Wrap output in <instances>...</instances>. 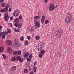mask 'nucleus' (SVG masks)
Segmentation results:
<instances>
[{"label":"nucleus","mask_w":74,"mask_h":74,"mask_svg":"<svg viewBox=\"0 0 74 74\" xmlns=\"http://www.w3.org/2000/svg\"><path fill=\"white\" fill-rule=\"evenodd\" d=\"M66 17L65 19V21L66 23H70L71 22L73 14L71 12H69L66 15Z\"/></svg>","instance_id":"f257e3e1"},{"label":"nucleus","mask_w":74,"mask_h":74,"mask_svg":"<svg viewBox=\"0 0 74 74\" xmlns=\"http://www.w3.org/2000/svg\"><path fill=\"white\" fill-rule=\"evenodd\" d=\"M19 10L18 9H16L12 13V15L15 17H17L19 15Z\"/></svg>","instance_id":"f03ea898"},{"label":"nucleus","mask_w":74,"mask_h":74,"mask_svg":"<svg viewBox=\"0 0 74 74\" xmlns=\"http://www.w3.org/2000/svg\"><path fill=\"white\" fill-rule=\"evenodd\" d=\"M63 30L61 29V28H60L59 30L57 31V32H56V34H58V36H59L58 37L59 38L61 37V34H63Z\"/></svg>","instance_id":"7ed1b4c3"},{"label":"nucleus","mask_w":74,"mask_h":74,"mask_svg":"<svg viewBox=\"0 0 74 74\" xmlns=\"http://www.w3.org/2000/svg\"><path fill=\"white\" fill-rule=\"evenodd\" d=\"M49 9L50 11H52L54 10H55V5L52 3L50 4L49 5Z\"/></svg>","instance_id":"20e7f679"},{"label":"nucleus","mask_w":74,"mask_h":74,"mask_svg":"<svg viewBox=\"0 0 74 74\" xmlns=\"http://www.w3.org/2000/svg\"><path fill=\"white\" fill-rule=\"evenodd\" d=\"M14 45L15 46L18 47H19L21 45V44L19 43L18 42L17 40H15L14 41Z\"/></svg>","instance_id":"39448f33"},{"label":"nucleus","mask_w":74,"mask_h":74,"mask_svg":"<svg viewBox=\"0 0 74 74\" xmlns=\"http://www.w3.org/2000/svg\"><path fill=\"white\" fill-rule=\"evenodd\" d=\"M4 16H5L4 18V20L6 21H8L9 19V16H8V13H5L4 14Z\"/></svg>","instance_id":"423d86ee"},{"label":"nucleus","mask_w":74,"mask_h":74,"mask_svg":"<svg viewBox=\"0 0 74 74\" xmlns=\"http://www.w3.org/2000/svg\"><path fill=\"white\" fill-rule=\"evenodd\" d=\"M35 29H38V28H39V27H40L41 26V25H40V23H39V22H37L36 24H35Z\"/></svg>","instance_id":"0eeeda50"},{"label":"nucleus","mask_w":74,"mask_h":74,"mask_svg":"<svg viewBox=\"0 0 74 74\" xmlns=\"http://www.w3.org/2000/svg\"><path fill=\"white\" fill-rule=\"evenodd\" d=\"M16 66H13L11 68V71L12 73H14V72L16 70Z\"/></svg>","instance_id":"6e6552de"},{"label":"nucleus","mask_w":74,"mask_h":74,"mask_svg":"<svg viewBox=\"0 0 74 74\" xmlns=\"http://www.w3.org/2000/svg\"><path fill=\"white\" fill-rule=\"evenodd\" d=\"M5 42L7 43L8 45H12V41L10 40H7L5 41Z\"/></svg>","instance_id":"1a4fd4ad"},{"label":"nucleus","mask_w":74,"mask_h":74,"mask_svg":"<svg viewBox=\"0 0 74 74\" xmlns=\"http://www.w3.org/2000/svg\"><path fill=\"white\" fill-rule=\"evenodd\" d=\"M4 47L1 46L0 47V53H2V52H3V51H4Z\"/></svg>","instance_id":"9d476101"},{"label":"nucleus","mask_w":74,"mask_h":74,"mask_svg":"<svg viewBox=\"0 0 74 74\" xmlns=\"http://www.w3.org/2000/svg\"><path fill=\"white\" fill-rule=\"evenodd\" d=\"M34 27L33 26H31V28L30 29V33H32L33 32V31H34Z\"/></svg>","instance_id":"9b49d317"},{"label":"nucleus","mask_w":74,"mask_h":74,"mask_svg":"<svg viewBox=\"0 0 74 74\" xmlns=\"http://www.w3.org/2000/svg\"><path fill=\"white\" fill-rule=\"evenodd\" d=\"M8 50L10 54H11V53H12L13 51H12V49H11V48H9V49H8Z\"/></svg>","instance_id":"f8f14e48"},{"label":"nucleus","mask_w":74,"mask_h":74,"mask_svg":"<svg viewBox=\"0 0 74 74\" xmlns=\"http://www.w3.org/2000/svg\"><path fill=\"white\" fill-rule=\"evenodd\" d=\"M45 20V16H43L41 19V21L42 23H44V20Z\"/></svg>","instance_id":"ddd939ff"},{"label":"nucleus","mask_w":74,"mask_h":74,"mask_svg":"<svg viewBox=\"0 0 74 74\" xmlns=\"http://www.w3.org/2000/svg\"><path fill=\"white\" fill-rule=\"evenodd\" d=\"M13 30L15 32H16V33H18L19 32V29H16V28H14Z\"/></svg>","instance_id":"4468645a"},{"label":"nucleus","mask_w":74,"mask_h":74,"mask_svg":"<svg viewBox=\"0 0 74 74\" xmlns=\"http://www.w3.org/2000/svg\"><path fill=\"white\" fill-rule=\"evenodd\" d=\"M14 22H16V23H18L19 22V18H16L14 20Z\"/></svg>","instance_id":"2eb2a0df"},{"label":"nucleus","mask_w":74,"mask_h":74,"mask_svg":"<svg viewBox=\"0 0 74 74\" xmlns=\"http://www.w3.org/2000/svg\"><path fill=\"white\" fill-rule=\"evenodd\" d=\"M28 55L29 53H26L24 56V58H28Z\"/></svg>","instance_id":"dca6fc26"},{"label":"nucleus","mask_w":74,"mask_h":74,"mask_svg":"<svg viewBox=\"0 0 74 74\" xmlns=\"http://www.w3.org/2000/svg\"><path fill=\"white\" fill-rule=\"evenodd\" d=\"M40 53L43 55V54H44V53H45V51L44 50H42L40 51Z\"/></svg>","instance_id":"f3484780"},{"label":"nucleus","mask_w":74,"mask_h":74,"mask_svg":"<svg viewBox=\"0 0 74 74\" xmlns=\"http://www.w3.org/2000/svg\"><path fill=\"white\" fill-rule=\"evenodd\" d=\"M1 6L2 7H5V4L4 3H2L1 4Z\"/></svg>","instance_id":"a211bd4d"},{"label":"nucleus","mask_w":74,"mask_h":74,"mask_svg":"<svg viewBox=\"0 0 74 74\" xmlns=\"http://www.w3.org/2000/svg\"><path fill=\"white\" fill-rule=\"evenodd\" d=\"M5 10V13H6L8 11V8L7 7H5V8H4Z\"/></svg>","instance_id":"6ab92c4d"},{"label":"nucleus","mask_w":74,"mask_h":74,"mask_svg":"<svg viewBox=\"0 0 74 74\" xmlns=\"http://www.w3.org/2000/svg\"><path fill=\"white\" fill-rule=\"evenodd\" d=\"M33 70L34 73H36L37 72V67H34Z\"/></svg>","instance_id":"aec40b11"},{"label":"nucleus","mask_w":74,"mask_h":74,"mask_svg":"<svg viewBox=\"0 0 74 74\" xmlns=\"http://www.w3.org/2000/svg\"><path fill=\"white\" fill-rule=\"evenodd\" d=\"M21 57L20 56H18L16 58V60H21Z\"/></svg>","instance_id":"412c9836"},{"label":"nucleus","mask_w":74,"mask_h":74,"mask_svg":"<svg viewBox=\"0 0 74 74\" xmlns=\"http://www.w3.org/2000/svg\"><path fill=\"white\" fill-rule=\"evenodd\" d=\"M40 18V17L39 16H35L34 18V19H39Z\"/></svg>","instance_id":"4be33fe9"},{"label":"nucleus","mask_w":74,"mask_h":74,"mask_svg":"<svg viewBox=\"0 0 74 74\" xmlns=\"http://www.w3.org/2000/svg\"><path fill=\"white\" fill-rule=\"evenodd\" d=\"M15 60H16V58H15V57H13L11 59V60L12 62H14V61H15Z\"/></svg>","instance_id":"5701e85b"},{"label":"nucleus","mask_w":74,"mask_h":74,"mask_svg":"<svg viewBox=\"0 0 74 74\" xmlns=\"http://www.w3.org/2000/svg\"><path fill=\"white\" fill-rule=\"evenodd\" d=\"M0 12L2 13L5 12V10L4 9H2L0 10Z\"/></svg>","instance_id":"b1692460"},{"label":"nucleus","mask_w":74,"mask_h":74,"mask_svg":"<svg viewBox=\"0 0 74 74\" xmlns=\"http://www.w3.org/2000/svg\"><path fill=\"white\" fill-rule=\"evenodd\" d=\"M14 26L15 27H18L19 26V24H18V23H16L14 24Z\"/></svg>","instance_id":"393cba45"},{"label":"nucleus","mask_w":74,"mask_h":74,"mask_svg":"<svg viewBox=\"0 0 74 74\" xmlns=\"http://www.w3.org/2000/svg\"><path fill=\"white\" fill-rule=\"evenodd\" d=\"M17 54V51H14L13 52V55H16Z\"/></svg>","instance_id":"a878e982"},{"label":"nucleus","mask_w":74,"mask_h":74,"mask_svg":"<svg viewBox=\"0 0 74 74\" xmlns=\"http://www.w3.org/2000/svg\"><path fill=\"white\" fill-rule=\"evenodd\" d=\"M8 26H10L11 27H12V23H8Z\"/></svg>","instance_id":"bb28decb"},{"label":"nucleus","mask_w":74,"mask_h":74,"mask_svg":"<svg viewBox=\"0 0 74 74\" xmlns=\"http://www.w3.org/2000/svg\"><path fill=\"white\" fill-rule=\"evenodd\" d=\"M24 71L25 73H27L28 72V70L27 69H25L24 70Z\"/></svg>","instance_id":"cd10ccee"},{"label":"nucleus","mask_w":74,"mask_h":74,"mask_svg":"<svg viewBox=\"0 0 74 74\" xmlns=\"http://www.w3.org/2000/svg\"><path fill=\"white\" fill-rule=\"evenodd\" d=\"M25 45H27L29 44V42L28 41H25Z\"/></svg>","instance_id":"c85d7f7f"},{"label":"nucleus","mask_w":74,"mask_h":74,"mask_svg":"<svg viewBox=\"0 0 74 74\" xmlns=\"http://www.w3.org/2000/svg\"><path fill=\"white\" fill-rule=\"evenodd\" d=\"M22 27V24L19 23L18 24V28H21Z\"/></svg>","instance_id":"c756f323"},{"label":"nucleus","mask_w":74,"mask_h":74,"mask_svg":"<svg viewBox=\"0 0 74 74\" xmlns=\"http://www.w3.org/2000/svg\"><path fill=\"white\" fill-rule=\"evenodd\" d=\"M45 24H47L48 23H49V21L48 20H46L45 21Z\"/></svg>","instance_id":"7c9ffc66"},{"label":"nucleus","mask_w":74,"mask_h":74,"mask_svg":"<svg viewBox=\"0 0 74 74\" xmlns=\"http://www.w3.org/2000/svg\"><path fill=\"white\" fill-rule=\"evenodd\" d=\"M59 36L58 35V34H56V37L58 40H59V39H60V37L59 38Z\"/></svg>","instance_id":"2f4dec72"},{"label":"nucleus","mask_w":74,"mask_h":74,"mask_svg":"<svg viewBox=\"0 0 74 74\" xmlns=\"http://www.w3.org/2000/svg\"><path fill=\"white\" fill-rule=\"evenodd\" d=\"M2 38L3 40H4L5 38V35H2Z\"/></svg>","instance_id":"473e14b6"},{"label":"nucleus","mask_w":74,"mask_h":74,"mask_svg":"<svg viewBox=\"0 0 74 74\" xmlns=\"http://www.w3.org/2000/svg\"><path fill=\"white\" fill-rule=\"evenodd\" d=\"M35 38L36 39V40H39V39L40 38V37H39V36H36L35 37Z\"/></svg>","instance_id":"72a5a7b5"},{"label":"nucleus","mask_w":74,"mask_h":74,"mask_svg":"<svg viewBox=\"0 0 74 74\" xmlns=\"http://www.w3.org/2000/svg\"><path fill=\"white\" fill-rule=\"evenodd\" d=\"M42 56H43V54L40 53V54L39 55V58H42Z\"/></svg>","instance_id":"f704fd0d"},{"label":"nucleus","mask_w":74,"mask_h":74,"mask_svg":"<svg viewBox=\"0 0 74 74\" xmlns=\"http://www.w3.org/2000/svg\"><path fill=\"white\" fill-rule=\"evenodd\" d=\"M17 54H18V55H20V54H21V51H18Z\"/></svg>","instance_id":"c9c22d12"},{"label":"nucleus","mask_w":74,"mask_h":74,"mask_svg":"<svg viewBox=\"0 0 74 74\" xmlns=\"http://www.w3.org/2000/svg\"><path fill=\"white\" fill-rule=\"evenodd\" d=\"M7 32L8 33H10L11 32V30H10V29H7Z\"/></svg>","instance_id":"e433bc0d"},{"label":"nucleus","mask_w":74,"mask_h":74,"mask_svg":"<svg viewBox=\"0 0 74 74\" xmlns=\"http://www.w3.org/2000/svg\"><path fill=\"white\" fill-rule=\"evenodd\" d=\"M2 56H3L4 59H6V56H5L4 54H2Z\"/></svg>","instance_id":"4c0bfd02"},{"label":"nucleus","mask_w":74,"mask_h":74,"mask_svg":"<svg viewBox=\"0 0 74 74\" xmlns=\"http://www.w3.org/2000/svg\"><path fill=\"white\" fill-rule=\"evenodd\" d=\"M29 58L30 59H32L33 58V56H32V55L30 54L29 55Z\"/></svg>","instance_id":"58836bf2"},{"label":"nucleus","mask_w":74,"mask_h":74,"mask_svg":"<svg viewBox=\"0 0 74 74\" xmlns=\"http://www.w3.org/2000/svg\"><path fill=\"white\" fill-rule=\"evenodd\" d=\"M30 59L31 58H27V60L28 62H30L31 61Z\"/></svg>","instance_id":"ea45409f"},{"label":"nucleus","mask_w":74,"mask_h":74,"mask_svg":"<svg viewBox=\"0 0 74 74\" xmlns=\"http://www.w3.org/2000/svg\"><path fill=\"white\" fill-rule=\"evenodd\" d=\"M24 40V38L23 37H22L20 38V40L21 41H23Z\"/></svg>","instance_id":"a19ab883"},{"label":"nucleus","mask_w":74,"mask_h":74,"mask_svg":"<svg viewBox=\"0 0 74 74\" xmlns=\"http://www.w3.org/2000/svg\"><path fill=\"white\" fill-rule=\"evenodd\" d=\"M10 21H12L13 19H14V17L12 16H11L10 17Z\"/></svg>","instance_id":"79ce46f5"},{"label":"nucleus","mask_w":74,"mask_h":74,"mask_svg":"<svg viewBox=\"0 0 74 74\" xmlns=\"http://www.w3.org/2000/svg\"><path fill=\"white\" fill-rule=\"evenodd\" d=\"M19 19H22V16L21 15H20L18 17Z\"/></svg>","instance_id":"37998d69"},{"label":"nucleus","mask_w":74,"mask_h":74,"mask_svg":"<svg viewBox=\"0 0 74 74\" xmlns=\"http://www.w3.org/2000/svg\"><path fill=\"white\" fill-rule=\"evenodd\" d=\"M23 58H21V60H19L20 62H21V63L22 62H23Z\"/></svg>","instance_id":"c03bdc74"},{"label":"nucleus","mask_w":74,"mask_h":74,"mask_svg":"<svg viewBox=\"0 0 74 74\" xmlns=\"http://www.w3.org/2000/svg\"><path fill=\"white\" fill-rule=\"evenodd\" d=\"M30 38H31L30 37V36H27V39H28V40H30Z\"/></svg>","instance_id":"a18cd8bd"},{"label":"nucleus","mask_w":74,"mask_h":74,"mask_svg":"<svg viewBox=\"0 0 74 74\" xmlns=\"http://www.w3.org/2000/svg\"><path fill=\"white\" fill-rule=\"evenodd\" d=\"M28 70H29V71H30V70H31V69H32V68H30V66H28Z\"/></svg>","instance_id":"49530a36"},{"label":"nucleus","mask_w":74,"mask_h":74,"mask_svg":"<svg viewBox=\"0 0 74 74\" xmlns=\"http://www.w3.org/2000/svg\"><path fill=\"white\" fill-rule=\"evenodd\" d=\"M9 4V5L10 7H12V3H10Z\"/></svg>","instance_id":"de8ad7c7"},{"label":"nucleus","mask_w":74,"mask_h":74,"mask_svg":"<svg viewBox=\"0 0 74 74\" xmlns=\"http://www.w3.org/2000/svg\"><path fill=\"white\" fill-rule=\"evenodd\" d=\"M38 51H40L41 50V48H40H40H38Z\"/></svg>","instance_id":"09e8293b"},{"label":"nucleus","mask_w":74,"mask_h":74,"mask_svg":"<svg viewBox=\"0 0 74 74\" xmlns=\"http://www.w3.org/2000/svg\"><path fill=\"white\" fill-rule=\"evenodd\" d=\"M34 23H35V25H36V23L38 22H37V21H36V20H34Z\"/></svg>","instance_id":"8fccbe9b"},{"label":"nucleus","mask_w":74,"mask_h":74,"mask_svg":"<svg viewBox=\"0 0 74 74\" xmlns=\"http://www.w3.org/2000/svg\"><path fill=\"white\" fill-rule=\"evenodd\" d=\"M11 8H9V9L8 11H9V12H11Z\"/></svg>","instance_id":"3c124183"},{"label":"nucleus","mask_w":74,"mask_h":74,"mask_svg":"<svg viewBox=\"0 0 74 74\" xmlns=\"http://www.w3.org/2000/svg\"><path fill=\"white\" fill-rule=\"evenodd\" d=\"M8 33V32H7L5 31V35H7Z\"/></svg>","instance_id":"603ef678"},{"label":"nucleus","mask_w":74,"mask_h":74,"mask_svg":"<svg viewBox=\"0 0 74 74\" xmlns=\"http://www.w3.org/2000/svg\"><path fill=\"white\" fill-rule=\"evenodd\" d=\"M44 2L45 3L48 2V0H44Z\"/></svg>","instance_id":"864d4df0"},{"label":"nucleus","mask_w":74,"mask_h":74,"mask_svg":"<svg viewBox=\"0 0 74 74\" xmlns=\"http://www.w3.org/2000/svg\"><path fill=\"white\" fill-rule=\"evenodd\" d=\"M44 43H43L42 45H41V48H42L44 47Z\"/></svg>","instance_id":"5fc2aeb1"},{"label":"nucleus","mask_w":74,"mask_h":74,"mask_svg":"<svg viewBox=\"0 0 74 74\" xmlns=\"http://www.w3.org/2000/svg\"><path fill=\"white\" fill-rule=\"evenodd\" d=\"M29 74H34L33 73V71H31L30 73Z\"/></svg>","instance_id":"6e6d98bb"},{"label":"nucleus","mask_w":74,"mask_h":74,"mask_svg":"<svg viewBox=\"0 0 74 74\" xmlns=\"http://www.w3.org/2000/svg\"><path fill=\"white\" fill-rule=\"evenodd\" d=\"M2 35V32L1 31H0V36Z\"/></svg>","instance_id":"4d7b16f0"},{"label":"nucleus","mask_w":74,"mask_h":74,"mask_svg":"<svg viewBox=\"0 0 74 74\" xmlns=\"http://www.w3.org/2000/svg\"><path fill=\"white\" fill-rule=\"evenodd\" d=\"M2 35L5 34V32H2Z\"/></svg>","instance_id":"13d9d810"},{"label":"nucleus","mask_w":74,"mask_h":74,"mask_svg":"<svg viewBox=\"0 0 74 74\" xmlns=\"http://www.w3.org/2000/svg\"><path fill=\"white\" fill-rule=\"evenodd\" d=\"M3 1H4V0H0L1 2H3Z\"/></svg>","instance_id":"bf43d9fd"},{"label":"nucleus","mask_w":74,"mask_h":74,"mask_svg":"<svg viewBox=\"0 0 74 74\" xmlns=\"http://www.w3.org/2000/svg\"><path fill=\"white\" fill-rule=\"evenodd\" d=\"M36 63H37V61L35 62L34 63V64H36Z\"/></svg>","instance_id":"052dcab7"},{"label":"nucleus","mask_w":74,"mask_h":74,"mask_svg":"<svg viewBox=\"0 0 74 74\" xmlns=\"http://www.w3.org/2000/svg\"><path fill=\"white\" fill-rule=\"evenodd\" d=\"M7 6L8 7V8L9 7H10V5L9 4V5H7Z\"/></svg>","instance_id":"680f3d73"},{"label":"nucleus","mask_w":74,"mask_h":74,"mask_svg":"<svg viewBox=\"0 0 74 74\" xmlns=\"http://www.w3.org/2000/svg\"><path fill=\"white\" fill-rule=\"evenodd\" d=\"M0 28L1 29V28H3V26H2L0 25Z\"/></svg>","instance_id":"e2e57ef3"},{"label":"nucleus","mask_w":74,"mask_h":74,"mask_svg":"<svg viewBox=\"0 0 74 74\" xmlns=\"http://www.w3.org/2000/svg\"><path fill=\"white\" fill-rule=\"evenodd\" d=\"M36 66V64H34V66Z\"/></svg>","instance_id":"0e129e2a"},{"label":"nucleus","mask_w":74,"mask_h":74,"mask_svg":"<svg viewBox=\"0 0 74 74\" xmlns=\"http://www.w3.org/2000/svg\"><path fill=\"white\" fill-rule=\"evenodd\" d=\"M40 44L41 45H42V44H43V42H42V43L41 42H40Z\"/></svg>","instance_id":"69168bd1"},{"label":"nucleus","mask_w":74,"mask_h":74,"mask_svg":"<svg viewBox=\"0 0 74 74\" xmlns=\"http://www.w3.org/2000/svg\"><path fill=\"white\" fill-rule=\"evenodd\" d=\"M1 30V29L0 28V30Z\"/></svg>","instance_id":"338daca9"},{"label":"nucleus","mask_w":74,"mask_h":74,"mask_svg":"<svg viewBox=\"0 0 74 74\" xmlns=\"http://www.w3.org/2000/svg\"><path fill=\"white\" fill-rule=\"evenodd\" d=\"M40 46H41V45H40Z\"/></svg>","instance_id":"774afa93"}]
</instances>
